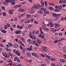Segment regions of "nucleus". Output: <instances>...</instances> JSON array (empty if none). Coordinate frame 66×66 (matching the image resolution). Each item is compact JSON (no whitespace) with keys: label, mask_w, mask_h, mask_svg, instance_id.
I'll return each instance as SVG.
<instances>
[{"label":"nucleus","mask_w":66,"mask_h":66,"mask_svg":"<svg viewBox=\"0 0 66 66\" xmlns=\"http://www.w3.org/2000/svg\"><path fill=\"white\" fill-rule=\"evenodd\" d=\"M41 9L42 10V11H43L44 12V14H48L49 13V11H46V9L41 8Z\"/></svg>","instance_id":"obj_1"},{"label":"nucleus","mask_w":66,"mask_h":66,"mask_svg":"<svg viewBox=\"0 0 66 66\" xmlns=\"http://www.w3.org/2000/svg\"><path fill=\"white\" fill-rule=\"evenodd\" d=\"M35 9H39L40 7V5L39 4H37L36 5V4H35Z\"/></svg>","instance_id":"obj_2"},{"label":"nucleus","mask_w":66,"mask_h":66,"mask_svg":"<svg viewBox=\"0 0 66 66\" xmlns=\"http://www.w3.org/2000/svg\"><path fill=\"white\" fill-rule=\"evenodd\" d=\"M7 62L9 63L8 65H9L10 66H12L13 65V63H12V61H11V60H10L9 61H8Z\"/></svg>","instance_id":"obj_3"},{"label":"nucleus","mask_w":66,"mask_h":66,"mask_svg":"<svg viewBox=\"0 0 66 66\" xmlns=\"http://www.w3.org/2000/svg\"><path fill=\"white\" fill-rule=\"evenodd\" d=\"M32 55L33 56H35L36 57H38V56L37 55V54L34 53H33L32 54Z\"/></svg>","instance_id":"obj_4"},{"label":"nucleus","mask_w":66,"mask_h":66,"mask_svg":"<svg viewBox=\"0 0 66 66\" xmlns=\"http://www.w3.org/2000/svg\"><path fill=\"white\" fill-rule=\"evenodd\" d=\"M54 25L55 26V29H56L57 27H59L60 26V25H59L58 24H57L56 23H55L54 24Z\"/></svg>","instance_id":"obj_5"},{"label":"nucleus","mask_w":66,"mask_h":66,"mask_svg":"<svg viewBox=\"0 0 66 66\" xmlns=\"http://www.w3.org/2000/svg\"><path fill=\"white\" fill-rule=\"evenodd\" d=\"M33 48V46H30V48H28L27 49L29 51H32V48Z\"/></svg>","instance_id":"obj_6"},{"label":"nucleus","mask_w":66,"mask_h":66,"mask_svg":"<svg viewBox=\"0 0 66 66\" xmlns=\"http://www.w3.org/2000/svg\"><path fill=\"white\" fill-rule=\"evenodd\" d=\"M29 36H30V37L32 39H34V40L35 39H36V37H34L33 36V35H30Z\"/></svg>","instance_id":"obj_7"},{"label":"nucleus","mask_w":66,"mask_h":66,"mask_svg":"<svg viewBox=\"0 0 66 66\" xmlns=\"http://www.w3.org/2000/svg\"><path fill=\"white\" fill-rule=\"evenodd\" d=\"M15 54H16L18 56H20V53L18 51H16L15 52Z\"/></svg>","instance_id":"obj_8"},{"label":"nucleus","mask_w":66,"mask_h":66,"mask_svg":"<svg viewBox=\"0 0 66 66\" xmlns=\"http://www.w3.org/2000/svg\"><path fill=\"white\" fill-rule=\"evenodd\" d=\"M15 54H16L18 56H20V53L18 51H16L15 52Z\"/></svg>","instance_id":"obj_9"},{"label":"nucleus","mask_w":66,"mask_h":66,"mask_svg":"<svg viewBox=\"0 0 66 66\" xmlns=\"http://www.w3.org/2000/svg\"><path fill=\"white\" fill-rule=\"evenodd\" d=\"M3 55H4L5 57H9V55L6 53H5Z\"/></svg>","instance_id":"obj_10"},{"label":"nucleus","mask_w":66,"mask_h":66,"mask_svg":"<svg viewBox=\"0 0 66 66\" xmlns=\"http://www.w3.org/2000/svg\"><path fill=\"white\" fill-rule=\"evenodd\" d=\"M41 37L42 38H43V39H44V40H46V38H45L44 39V37H45V35L42 34L41 35Z\"/></svg>","instance_id":"obj_11"},{"label":"nucleus","mask_w":66,"mask_h":66,"mask_svg":"<svg viewBox=\"0 0 66 66\" xmlns=\"http://www.w3.org/2000/svg\"><path fill=\"white\" fill-rule=\"evenodd\" d=\"M34 11L33 10H31V11H29V14H33V13H34Z\"/></svg>","instance_id":"obj_12"},{"label":"nucleus","mask_w":66,"mask_h":66,"mask_svg":"<svg viewBox=\"0 0 66 66\" xmlns=\"http://www.w3.org/2000/svg\"><path fill=\"white\" fill-rule=\"evenodd\" d=\"M42 49L44 50V51H47L48 50H47V48L45 47H42Z\"/></svg>","instance_id":"obj_13"},{"label":"nucleus","mask_w":66,"mask_h":66,"mask_svg":"<svg viewBox=\"0 0 66 66\" xmlns=\"http://www.w3.org/2000/svg\"><path fill=\"white\" fill-rule=\"evenodd\" d=\"M42 49L44 50V51H47L48 50H47V48L45 47H42Z\"/></svg>","instance_id":"obj_14"},{"label":"nucleus","mask_w":66,"mask_h":66,"mask_svg":"<svg viewBox=\"0 0 66 66\" xmlns=\"http://www.w3.org/2000/svg\"><path fill=\"white\" fill-rule=\"evenodd\" d=\"M37 41L38 43L39 44H40L42 43V42H41L40 40L39 39H37Z\"/></svg>","instance_id":"obj_15"},{"label":"nucleus","mask_w":66,"mask_h":66,"mask_svg":"<svg viewBox=\"0 0 66 66\" xmlns=\"http://www.w3.org/2000/svg\"><path fill=\"white\" fill-rule=\"evenodd\" d=\"M9 54L10 56H11L12 57V58H13L14 57V55H13L11 53H9Z\"/></svg>","instance_id":"obj_16"},{"label":"nucleus","mask_w":66,"mask_h":66,"mask_svg":"<svg viewBox=\"0 0 66 66\" xmlns=\"http://www.w3.org/2000/svg\"><path fill=\"white\" fill-rule=\"evenodd\" d=\"M41 6L42 7H43L44 6V2H41Z\"/></svg>","instance_id":"obj_17"},{"label":"nucleus","mask_w":66,"mask_h":66,"mask_svg":"<svg viewBox=\"0 0 66 66\" xmlns=\"http://www.w3.org/2000/svg\"><path fill=\"white\" fill-rule=\"evenodd\" d=\"M14 48H17V47H18V45L17 44H15L14 45Z\"/></svg>","instance_id":"obj_18"},{"label":"nucleus","mask_w":66,"mask_h":66,"mask_svg":"<svg viewBox=\"0 0 66 66\" xmlns=\"http://www.w3.org/2000/svg\"><path fill=\"white\" fill-rule=\"evenodd\" d=\"M61 39H60L59 40H56L54 42V43H58V42H61Z\"/></svg>","instance_id":"obj_19"},{"label":"nucleus","mask_w":66,"mask_h":66,"mask_svg":"<svg viewBox=\"0 0 66 66\" xmlns=\"http://www.w3.org/2000/svg\"><path fill=\"white\" fill-rule=\"evenodd\" d=\"M16 33L17 34H20L21 32V30H19V31H16Z\"/></svg>","instance_id":"obj_20"},{"label":"nucleus","mask_w":66,"mask_h":66,"mask_svg":"<svg viewBox=\"0 0 66 66\" xmlns=\"http://www.w3.org/2000/svg\"><path fill=\"white\" fill-rule=\"evenodd\" d=\"M27 56L28 57L30 56H31V54H30V53H27Z\"/></svg>","instance_id":"obj_21"},{"label":"nucleus","mask_w":66,"mask_h":66,"mask_svg":"<svg viewBox=\"0 0 66 66\" xmlns=\"http://www.w3.org/2000/svg\"><path fill=\"white\" fill-rule=\"evenodd\" d=\"M60 61L61 62H62V63H63L65 62V60L63 59H62L60 60Z\"/></svg>","instance_id":"obj_22"},{"label":"nucleus","mask_w":66,"mask_h":66,"mask_svg":"<svg viewBox=\"0 0 66 66\" xmlns=\"http://www.w3.org/2000/svg\"><path fill=\"white\" fill-rule=\"evenodd\" d=\"M1 32L2 33H5L6 32V31L3 29L2 30Z\"/></svg>","instance_id":"obj_23"},{"label":"nucleus","mask_w":66,"mask_h":66,"mask_svg":"<svg viewBox=\"0 0 66 66\" xmlns=\"http://www.w3.org/2000/svg\"><path fill=\"white\" fill-rule=\"evenodd\" d=\"M8 44L10 47H12V46H13V44L11 43H9Z\"/></svg>","instance_id":"obj_24"},{"label":"nucleus","mask_w":66,"mask_h":66,"mask_svg":"<svg viewBox=\"0 0 66 66\" xmlns=\"http://www.w3.org/2000/svg\"><path fill=\"white\" fill-rule=\"evenodd\" d=\"M9 13L10 14H11V15L12 14H13V12L12 10H10L9 11Z\"/></svg>","instance_id":"obj_25"},{"label":"nucleus","mask_w":66,"mask_h":66,"mask_svg":"<svg viewBox=\"0 0 66 66\" xmlns=\"http://www.w3.org/2000/svg\"><path fill=\"white\" fill-rule=\"evenodd\" d=\"M38 13H39V14H42L43 13V12L42 11H38Z\"/></svg>","instance_id":"obj_26"},{"label":"nucleus","mask_w":66,"mask_h":66,"mask_svg":"<svg viewBox=\"0 0 66 66\" xmlns=\"http://www.w3.org/2000/svg\"><path fill=\"white\" fill-rule=\"evenodd\" d=\"M53 16H54V17H56L57 16V14H55L54 13H53Z\"/></svg>","instance_id":"obj_27"},{"label":"nucleus","mask_w":66,"mask_h":66,"mask_svg":"<svg viewBox=\"0 0 66 66\" xmlns=\"http://www.w3.org/2000/svg\"><path fill=\"white\" fill-rule=\"evenodd\" d=\"M45 55L46 57H47V58H48L49 59H50V56H49L47 55L46 54H45Z\"/></svg>","instance_id":"obj_28"},{"label":"nucleus","mask_w":66,"mask_h":66,"mask_svg":"<svg viewBox=\"0 0 66 66\" xmlns=\"http://www.w3.org/2000/svg\"><path fill=\"white\" fill-rule=\"evenodd\" d=\"M49 9L50 10H52L53 9V8L52 7H50L49 8Z\"/></svg>","instance_id":"obj_29"},{"label":"nucleus","mask_w":66,"mask_h":66,"mask_svg":"<svg viewBox=\"0 0 66 66\" xmlns=\"http://www.w3.org/2000/svg\"><path fill=\"white\" fill-rule=\"evenodd\" d=\"M57 20H58V18H56L54 20V21H57Z\"/></svg>","instance_id":"obj_30"},{"label":"nucleus","mask_w":66,"mask_h":66,"mask_svg":"<svg viewBox=\"0 0 66 66\" xmlns=\"http://www.w3.org/2000/svg\"><path fill=\"white\" fill-rule=\"evenodd\" d=\"M17 57H14V61H17Z\"/></svg>","instance_id":"obj_31"},{"label":"nucleus","mask_w":66,"mask_h":66,"mask_svg":"<svg viewBox=\"0 0 66 66\" xmlns=\"http://www.w3.org/2000/svg\"><path fill=\"white\" fill-rule=\"evenodd\" d=\"M19 12H23V11H24V10L21 9L19 10Z\"/></svg>","instance_id":"obj_32"},{"label":"nucleus","mask_w":66,"mask_h":66,"mask_svg":"<svg viewBox=\"0 0 66 66\" xmlns=\"http://www.w3.org/2000/svg\"><path fill=\"white\" fill-rule=\"evenodd\" d=\"M6 26H7V27H10L11 26V25L9 24H6Z\"/></svg>","instance_id":"obj_33"},{"label":"nucleus","mask_w":66,"mask_h":66,"mask_svg":"<svg viewBox=\"0 0 66 66\" xmlns=\"http://www.w3.org/2000/svg\"><path fill=\"white\" fill-rule=\"evenodd\" d=\"M63 0H60V1L59 2V3L60 4H61L62 2L63 3Z\"/></svg>","instance_id":"obj_34"},{"label":"nucleus","mask_w":66,"mask_h":66,"mask_svg":"<svg viewBox=\"0 0 66 66\" xmlns=\"http://www.w3.org/2000/svg\"><path fill=\"white\" fill-rule=\"evenodd\" d=\"M35 5H34V6L31 8V9L33 10L34 9H35Z\"/></svg>","instance_id":"obj_35"},{"label":"nucleus","mask_w":66,"mask_h":66,"mask_svg":"<svg viewBox=\"0 0 66 66\" xmlns=\"http://www.w3.org/2000/svg\"><path fill=\"white\" fill-rule=\"evenodd\" d=\"M21 40H22L24 42H25V40L24 39V38L22 37L21 38Z\"/></svg>","instance_id":"obj_36"},{"label":"nucleus","mask_w":66,"mask_h":66,"mask_svg":"<svg viewBox=\"0 0 66 66\" xmlns=\"http://www.w3.org/2000/svg\"><path fill=\"white\" fill-rule=\"evenodd\" d=\"M58 8L59 10H60V9H62V5L60 6Z\"/></svg>","instance_id":"obj_37"},{"label":"nucleus","mask_w":66,"mask_h":66,"mask_svg":"<svg viewBox=\"0 0 66 66\" xmlns=\"http://www.w3.org/2000/svg\"><path fill=\"white\" fill-rule=\"evenodd\" d=\"M41 55L42 56H43V57H44L45 56V55L43 54H41Z\"/></svg>","instance_id":"obj_38"},{"label":"nucleus","mask_w":66,"mask_h":66,"mask_svg":"<svg viewBox=\"0 0 66 66\" xmlns=\"http://www.w3.org/2000/svg\"><path fill=\"white\" fill-rule=\"evenodd\" d=\"M55 58H52L51 59V60L52 61H55Z\"/></svg>","instance_id":"obj_39"},{"label":"nucleus","mask_w":66,"mask_h":66,"mask_svg":"<svg viewBox=\"0 0 66 66\" xmlns=\"http://www.w3.org/2000/svg\"><path fill=\"white\" fill-rule=\"evenodd\" d=\"M2 9L3 10H5V7L4 6H2Z\"/></svg>","instance_id":"obj_40"},{"label":"nucleus","mask_w":66,"mask_h":66,"mask_svg":"<svg viewBox=\"0 0 66 66\" xmlns=\"http://www.w3.org/2000/svg\"><path fill=\"white\" fill-rule=\"evenodd\" d=\"M10 1L9 0H5L6 3H8Z\"/></svg>","instance_id":"obj_41"},{"label":"nucleus","mask_w":66,"mask_h":66,"mask_svg":"<svg viewBox=\"0 0 66 66\" xmlns=\"http://www.w3.org/2000/svg\"><path fill=\"white\" fill-rule=\"evenodd\" d=\"M11 4L13 5H14L15 4V3L14 2H12L11 3Z\"/></svg>","instance_id":"obj_42"},{"label":"nucleus","mask_w":66,"mask_h":66,"mask_svg":"<svg viewBox=\"0 0 66 66\" xmlns=\"http://www.w3.org/2000/svg\"><path fill=\"white\" fill-rule=\"evenodd\" d=\"M3 15L4 16H6V13H5V12L3 13Z\"/></svg>","instance_id":"obj_43"},{"label":"nucleus","mask_w":66,"mask_h":66,"mask_svg":"<svg viewBox=\"0 0 66 66\" xmlns=\"http://www.w3.org/2000/svg\"><path fill=\"white\" fill-rule=\"evenodd\" d=\"M54 11L55 12H59V9H58V10H57L56 9H55L54 10Z\"/></svg>","instance_id":"obj_44"},{"label":"nucleus","mask_w":66,"mask_h":66,"mask_svg":"<svg viewBox=\"0 0 66 66\" xmlns=\"http://www.w3.org/2000/svg\"><path fill=\"white\" fill-rule=\"evenodd\" d=\"M51 65L52 66H55V63H52L51 64Z\"/></svg>","instance_id":"obj_45"},{"label":"nucleus","mask_w":66,"mask_h":66,"mask_svg":"<svg viewBox=\"0 0 66 66\" xmlns=\"http://www.w3.org/2000/svg\"><path fill=\"white\" fill-rule=\"evenodd\" d=\"M51 24V23L50 22L47 24V26H50Z\"/></svg>","instance_id":"obj_46"},{"label":"nucleus","mask_w":66,"mask_h":66,"mask_svg":"<svg viewBox=\"0 0 66 66\" xmlns=\"http://www.w3.org/2000/svg\"><path fill=\"white\" fill-rule=\"evenodd\" d=\"M34 23L36 24H38V22L36 21H35L34 22Z\"/></svg>","instance_id":"obj_47"},{"label":"nucleus","mask_w":66,"mask_h":66,"mask_svg":"<svg viewBox=\"0 0 66 66\" xmlns=\"http://www.w3.org/2000/svg\"><path fill=\"white\" fill-rule=\"evenodd\" d=\"M45 4L46 5V6H47V2L46 1H45Z\"/></svg>","instance_id":"obj_48"},{"label":"nucleus","mask_w":66,"mask_h":66,"mask_svg":"<svg viewBox=\"0 0 66 66\" xmlns=\"http://www.w3.org/2000/svg\"><path fill=\"white\" fill-rule=\"evenodd\" d=\"M36 43V42L35 41H33L32 42V44H35Z\"/></svg>","instance_id":"obj_49"},{"label":"nucleus","mask_w":66,"mask_h":66,"mask_svg":"<svg viewBox=\"0 0 66 66\" xmlns=\"http://www.w3.org/2000/svg\"><path fill=\"white\" fill-rule=\"evenodd\" d=\"M30 20L31 22H33L34 21V19L32 18Z\"/></svg>","instance_id":"obj_50"},{"label":"nucleus","mask_w":66,"mask_h":66,"mask_svg":"<svg viewBox=\"0 0 66 66\" xmlns=\"http://www.w3.org/2000/svg\"><path fill=\"white\" fill-rule=\"evenodd\" d=\"M42 35V34H39L38 35V36L39 37H41V36Z\"/></svg>","instance_id":"obj_51"},{"label":"nucleus","mask_w":66,"mask_h":66,"mask_svg":"<svg viewBox=\"0 0 66 66\" xmlns=\"http://www.w3.org/2000/svg\"><path fill=\"white\" fill-rule=\"evenodd\" d=\"M20 48L21 49V50H22L23 49V48H22V47L21 46H20Z\"/></svg>","instance_id":"obj_52"},{"label":"nucleus","mask_w":66,"mask_h":66,"mask_svg":"<svg viewBox=\"0 0 66 66\" xmlns=\"http://www.w3.org/2000/svg\"><path fill=\"white\" fill-rule=\"evenodd\" d=\"M57 17H59V16H60V15H61V14L59 13V14H58L57 15Z\"/></svg>","instance_id":"obj_53"},{"label":"nucleus","mask_w":66,"mask_h":66,"mask_svg":"<svg viewBox=\"0 0 66 66\" xmlns=\"http://www.w3.org/2000/svg\"><path fill=\"white\" fill-rule=\"evenodd\" d=\"M35 46H39V44L38 43H36V44H35Z\"/></svg>","instance_id":"obj_54"},{"label":"nucleus","mask_w":66,"mask_h":66,"mask_svg":"<svg viewBox=\"0 0 66 66\" xmlns=\"http://www.w3.org/2000/svg\"><path fill=\"white\" fill-rule=\"evenodd\" d=\"M28 62H29L30 63H31L32 62V60H29Z\"/></svg>","instance_id":"obj_55"},{"label":"nucleus","mask_w":66,"mask_h":66,"mask_svg":"<svg viewBox=\"0 0 66 66\" xmlns=\"http://www.w3.org/2000/svg\"><path fill=\"white\" fill-rule=\"evenodd\" d=\"M0 46L1 47H3V46L0 43Z\"/></svg>","instance_id":"obj_56"},{"label":"nucleus","mask_w":66,"mask_h":66,"mask_svg":"<svg viewBox=\"0 0 66 66\" xmlns=\"http://www.w3.org/2000/svg\"><path fill=\"white\" fill-rule=\"evenodd\" d=\"M32 25L31 24H30L28 26V27L29 28V27H32Z\"/></svg>","instance_id":"obj_57"},{"label":"nucleus","mask_w":66,"mask_h":66,"mask_svg":"<svg viewBox=\"0 0 66 66\" xmlns=\"http://www.w3.org/2000/svg\"><path fill=\"white\" fill-rule=\"evenodd\" d=\"M17 62H18V63H19V62H20V60H19V59H18L17 60Z\"/></svg>","instance_id":"obj_58"},{"label":"nucleus","mask_w":66,"mask_h":66,"mask_svg":"<svg viewBox=\"0 0 66 66\" xmlns=\"http://www.w3.org/2000/svg\"><path fill=\"white\" fill-rule=\"evenodd\" d=\"M10 29H11V31H13V27H10Z\"/></svg>","instance_id":"obj_59"},{"label":"nucleus","mask_w":66,"mask_h":66,"mask_svg":"<svg viewBox=\"0 0 66 66\" xmlns=\"http://www.w3.org/2000/svg\"><path fill=\"white\" fill-rule=\"evenodd\" d=\"M20 29H22V26H21L20 27Z\"/></svg>","instance_id":"obj_60"},{"label":"nucleus","mask_w":66,"mask_h":66,"mask_svg":"<svg viewBox=\"0 0 66 66\" xmlns=\"http://www.w3.org/2000/svg\"><path fill=\"white\" fill-rule=\"evenodd\" d=\"M5 29H7V26L6 25H5Z\"/></svg>","instance_id":"obj_61"},{"label":"nucleus","mask_w":66,"mask_h":66,"mask_svg":"<svg viewBox=\"0 0 66 66\" xmlns=\"http://www.w3.org/2000/svg\"><path fill=\"white\" fill-rule=\"evenodd\" d=\"M21 45L22 46H23V47H25V46H24V45L23 43H21Z\"/></svg>","instance_id":"obj_62"},{"label":"nucleus","mask_w":66,"mask_h":66,"mask_svg":"<svg viewBox=\"0 0 66 66\" xmlns=\"http://www.w3.org/2000/svg\"><path fill=\"white\" fill-rule=\"evenodd\" d=\"M16 25H14L13 26V27L14 28H16Z\"/></svg>","instance_id":"obj_63"},{"label":"nucleus","mask_w":66,"mask_h":66,"mask_svg":"<svg viewBox=\"0 0 66 66\" xmlns=\"http://www.w3.org/2000/svg\"><path fill=\"white\" fill-rule=\"evenodd\" d=\"M66 0H64L63 1V3H66Z\"/></svg>","instance_id":"obj_64"}]
</instances>
